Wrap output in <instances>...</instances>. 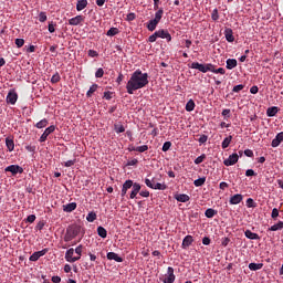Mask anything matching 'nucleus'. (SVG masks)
Returning a JSON list of instances; mask_svg holds the SVG:
<instances>
[{
  "label": "nucleus",
  "instance_id": "1",
  "mask_svg": "<svg viewBox=\"0 0 283 283\" xmlns=\"http://www.w3.org/2000/svg\"><path fill=\"white\" fill-rule=\"evenodd\" d=\"M146 85H149V74L143 73L140 70H136L130 75V78L126 84V90L128 94H134L136 90H143Z\"/></svg>",
  "mask_w": 283,
  "mask_h": 283
},
{
  "label": "nucleus",
  "instance_id": "2",
  "mask_svg": "<svg viewBox=\"0 0 283 283\" xmlns=\"http://www.w3.org/2000/svg\"><path fill=\"white\" fill-rule=\"evenodd\" d=\"M81 226L78 224H71L66 228V232L64 234V242H72V240L78 238L81 234Z\"/></svg>",
  "mask_w": 283,
  "mask_h": 283
},
{
  "label": "nucleus",
  "instance_id": "3",
  "mask_svg": "<svg viewBox=\"0 0 283 283\" xmlns=\"http://www.w3.org/2000/svg\"><path fill=\"white\" fill-rule=\"evenodd\" d=\"M164 14H165V10H163V8H160L155 13V18L147 23V30H149V32H154V30H156V28L158 27V23H160V20L163 19Z\"/></svg>",
  "mask_w": 283,
  "mask_h": 283
},
{
  "label": "nucleus",
  "instance_id": "4",
  "mask_svg": "<svg viewBox=\"0 0 283 283\" xmlns=\"http://www.w3.org/2000/svg\"><path fill=\"white\" fill-rule=\"evenodd\" d=\"M191 70H198L199 72H202L203 74H207V72L213 71V64H200L198 62H192L190 65Z\"/></svg>",
  "mask_w": 283,
  "mask_h": 283
},
{
  "label": "nucleus",
  "instance_id": "5",
  "mask_svg": "<svg viewBox=\"0 0 283 283\" xmlns=\"http://www.w3.org/2000/svg\"><path fill=\"white\" fill-rule=\"evenodd\" d=\"M164 283H175L176 282V274H174V268L168 266L167 273L165 274L164 279H160Z\"/></svg>",
  "mask_w": 283,
  "mask_h": 283
},
{
  "label": "nucleus",
  "instance_id": "6",
  "mask_svg": "<svg viewBox=\"0 0 283 283\" xmlns=\"http://www.w3.org/2000/svg\"><path fill=\"white\" fill-rule=\"evenodd\" d=\"M6 101L8 105H17V101H19V94H17V91L10 90Z\"/></svg>",
  "mask_w": 283,
  "mask_h": 283
},
{
  "label": "nucleus",
  "instance_id": "7",
  "mask_svg": "<svg viewBox=\"0 0 283 283\" xmlns=\"http://www.w3.org/2000/svg\"><path fill=\"white\" fill-rule=\"evenodd\" d=\"M240 160V156H238L237 153H233L232 155L229 156V158L223 160V165L226 167H233Z\"/></svg>",
  "mask_w": 283,
  "mask_h": 283
},
{
  "label": "nucleus",
  "instance_id": "8",
  "mask_svg": "<svg viewBox=\"0 0 283 283\" xmlns=\"http://www.w3.org/2000/svg\"><path fill=\"white\" fill-rule=\"evenodd\" d=\"M4 171H9L12 176H17V174H23V167L19 165H10L4 169Z\"/></svg>",
  "mask_w": 283,
  "mask_h": 283
},
{
  "label": "nucleus",
  "instance_id": "9",
  "mask_svg": "<svg viewBox=\"0 0 283 283\" xmlns=\"http://www.w3.org/2000/svg\"><path fill=\"white\" fill-rule=\"evenodd\" d=\"M56 126L54 125H51L48 128H45L44 133L40 137V142L45 143V140H48V136H50V134H54Z\"/></svg>",
  "mask_w": 283,
  "mask_h": 283
},
{
  "label": "nucleus",
  "instance_id": "10",
  "mask_svg": "<svg viewBox=\"0 0 283 283\" xmlns=\"http://www.w3.org/2000/svg\"><path fill=\"white\" fill-rule=\"evenodd\" d=\"M78 259L80 258H74V248H71L66 251L65 253L66 262H71V263L78 262Z\"/></svg>",
  "mask_w": 283,
  "mask_h": 283
},
{
  "label": "nucleus",
  "instance_id": "11",
  "mask_svg": "<svg viewBox=\"0 0 283 283\" xmlns=\"http://www.w3.org/2000/svg\"><path fill=\"white\" fill-rule=\"evenodd\" d=\"M157 36H158V39H166L168 43L171 41V34L169 33V31H167L165 29L158 30Z\"/></svg>",
  "mask_w": 283,
  "mask_h": 283
},
{
  "label": "nucleus",
  "instance_id": "12",
  "mask_svg": "<svg viewBox=\"0 0 283 283\" xmlns=\"http://www.w3.org/2000/svg\"><path fill=\"white\" fill-rule=\"evenodd\" d=\"M48 253V249H43L41 251L34 252L30 258V262H36L40 258H43Z\"/></svg>",
  "mask_w": 283,
  "mask_h": 283
},
{
  "label": "nucleus",
  "instance_id": "13",
  "mask_svg": "<svg viewBox=\"0 0 283 283\" xmlns=\"http://www.w3.org/2000/svg\"><path fill=\"white\" fill-rule=\"evenodd\" d=\"M83 21H85V17L76 15L69 20V25H81V23H83Z\"/></svg>",
  "mask_w": 283,
  "mask_h": 283
},
{
  "label": "nucleus",
  "instance_id": "14",
  "mask_svg": "<svg viewBox=\"0 0 283 283\" xmlns=\"http://www.w3.org/2000/svg\"><path fill=\"white\" fill-rule=\"evenodd\" d=\"M224 36H226V41H228V43H233V41H235V36H233V29H231V28H226Z\"/></svg>",
  "mask_w": 283,
  "mask_h": 283
},
{
  "label": "nucleus",
  "instance_id": "15",
  "mask_svg": "<svg viewBox=\"0 0 283 283\" xmlns=\"http://www.w3.org/2000/svg\"><path fill=\"white\" fill-rule=\"evenodd\" d=\"M140 188H142L140 184H138V182L133 184V190L129 196L130 200H134V198H136V196H138V193H140Z\"/></svg>",
  "mask_w": 283,
  "mask_h": 283
},
{
  "label": "nucleus",
  "instance_id": "16",
  "mask_svg": "<svg viewBox=\"0 0 283 283\" xmlns=\"http://www.w3.org/2000/svg\"><path fill=\"white\" fill-rule=\"evenodd\" d=\"M242 200H244V197L240 193H237L230 198L229 203L230 205H240V202H242Z\"/></svg>",
  "mask_w": 283,
  "mask_h": 283
},
{
  "label": "nucleus",
  "instance_id": "17",
  "mask_svg": "<svg viewBox=\"0 0 283 283\" xmlns=\"http://www.w3.org/2000/svg\"><path fill=\"white\" fill-rule=\"evenodd\" d=\"M283 143V132L279 133L275 138L272 140V147H280V144Z\"/></svg>",
  "mask_w": 283,
  "mask_h": 283
},
{
  "label": "nucleus",
  "instance_id": "18",
  "mask_svg": "<svg viewBox=\"0 0 283 283\" xmlns=\"http://www.w3.org/2000/svg\"><path fill=\"white\" fill-rule=\"evenodd\" d=\"M76 207H77L76 202H71L63 206V211L65 213H72V211H76Z\"/></svg>",
  "mask_w": 283,
  "mask_h": 283
},
{
  "label": "nucleus",
  "instance_id": "19",
  "mask_svg": "<svg viewBox=\"0 0 283 283\" xmlns=\"http://www.w3.org/2000/svg\"><path fill=\"white\" fill-rule=\"evenodd\" d=\"M190 244H193V237L192 235H186L182 240V249H188Z\"/></svg>",
  "mask_w": 283,
  "mask_h": 283
},
{
  "label": "nucleus",
  "instance_id": "20",
  "mask_svg": "<svg viewBox=\"0 0 283 283\" xmlns=\"http://www.w3.org/2000/svg\"><path fill=\"white\" fill-rule=\"evenodd\" d=\"M244 235L248 240H260V234L252 232L251 230H245Z\"/></svg>",
  "mask_w": 283,
  "mask_h": 283
},
{
  "label": "nucleus",
  "instance_id": "21",
  "mask_svg": "<svg viewBox=\"0 0 283 283\" xmlns=\"http://www.w3.org/2000/svg\"><path fill=\"white\" fill-rule=\"evenodd\" d=\"M226 63H227L226 65L227 70H233L238 67V60L235 59H228Z\"/></svg>",
  "mask_w": 283,
  "mask_h": 283
},
{
  "label": "nucleus",
  "instance_id": "22",
  "mask_svg": "<svg viewBox=\"0 0 283 283\" xmlns=\"http://www.w3.org/2000/svg\"><path fill=\"white\" fill-rule=\"evenodd\" d=\"M106 258L107 260H114L115 262H123V258L118 256L115 252H108Z\"/></svg>",
  "mask_w": 283,
  "mask_h": 283
},
{
  "label": "nucleus",
  "instance_id": "23",
  "mask_svg": "<svg viewBox=\"0 0 283 283\" xmlns=\"http://www.w3.org/2000/svg\"><path fill=\"white\" fill-rule=\"evenodd\" d=\"M277 112H280V108H277V106L269 107L266 111V116L272 118L273 116H275L277 114Z\"/></svg>",
  "mask_w": 283,
  "mask_h": 283
},
{
  "label": "nucleus",
  "instance_id": "24",
  "mask_svg": "<svg viewBox=\"0 0 283 283\" xmlns=\"http://www.w3.org/2000/svg\"><path fill=\"white\" fill-rule=\"evenodd\" d=\"M175 199L177 202H189L190 198L188 195L181 193V195H176Z\"/></svg>",
  "mask_w": 283,
  "mask_h": 283
},
{
  "label": "nucleus",
  "instance_id": "25",
  "mask_svg": "<svg viewBox=\"0 0 283 283\" xmlns=\"http://www.w3.org/2000/svg\"><path fill=\"white\" fill-rule=\"evenodd\" d=\"M87 8V0H77L76 10L81 12V10H85Z\"/></svg>",
  "mask_w": 283,
  "mask_h": 283
},
{
  "label": "nucleus",
  "instance_id": "26",
  "mask_svg": "<svg viewBox=\"0 0 283 283\" xmlns=\"http://www.w3.org/2000/svg\"><path fill=\"white\" fill-rule=\"evenodd\" d=\"M6 145H7V149H9V151H14V139L7 137Z\"/></svg>",
  "mask_w": 283,
  "mask_h": 283
},
{
  "label": "nucleus",
  "instance_id": "27",
  "mask_svg": "<svg viewBox=\"0 0 283 283\" xmlns=\"http://www.w3.org/2000/svg\"><path fill=\"white\" fill-rule=\"evenodd\" d=\"M206 218H214V216H218V210L213 208H209L205 212Z\"/></svg>",
  "mask_w": 283,
  "mask_h": 283
},
{
  "label": "nucleus",
  "instance_id": "28",
  "mask_svg": "<svg viewBox=\"0 0 283 283\" xmlns=\"http://www.w3.org/2000/svg\"><path fill=\"white\" fill-rule=\"evenodd\" d=\"M231 140H233V136H228L223 139V142L221 143V147L222 149H227V147H229L231 145Z\"/></svg>",
  "mask_w": 283,
  "mask_h": 283
},
{
  "label": "nucleus",
  "instance_id": "29",
  "mask_svg": "<svg viewBox=\"0 0 283 283\" xmlns=\"http://www.w3.org/2000/svg\"><path fill=\"white\" fill-rule=\"evenodd\" d=\"M264 266V263H250L249 269L250 271H260Z\"/></svg>",
  "mask_w": 283,
  "mask_h": 283
},
{
  "label": "nucleus",
  "instance_id": "30",
  "mask_svg": "<svg viewBox=\"0 0 283 283\" xmlns=\"http://www.w3.org/2000/svg\"><path fill=\"white\" fill-rule=\"evenodd\" d=\"M193 109H196V102L189 99L186 104V112H193Z\"/></svg>",
  "mask_w": 283,
  "mask_h": 283
},
{
  "label": "nucleus",
  "instance_id": "31",
  "mask_svg": "<svg viewBox=\"0 0 283 283\" xmlns=\"http://www.w3.org/2000/svg\"><path fill=\"white\" fill-rule=\"evenodd\" d=\"M48 125H49L48 119L43 118L35 124V127L36 129H43L44 127H48Z\"/></svg>",
  "mask_w": 283,
  "mask_h": 283
},
{
  "label": "nucleus",
  "instance_id": "32",
  "mask_svg": "<svg viewBox=\"0 0 283 283\" xmlns=\"http://www.w3.org/2000/svg\"><path fill=\"white\" fill-rule=\"evenodd\" d=\"M283 229V221H279L277 223L273 224L269 230L270 231H282Z\"/></svg>",
  "mask_w": 283,
  "mask_h": 283
},
{
  "label": "nucleus",
  "instance_id": "33",
  "mask_svg": "<svg viewBox=\"0 0 283 283\" xmlns=\"http://www.w3.org/2000/svg\"><path fill=\"white\" fill-rule=\"evenodd\" d=\"M98 90V84H93L86 93L87 98H92V94Z\"/></svg>",
  "mask_w": 283,
  "mask_h": 283
},
{
  "label": "nucleus",
  "instance_id": "34",
  "mask_svg": "<svg viewBox=\"0 0 283 283\" xmlns=\"http://www.w3.org/2000/svg\"><path fill=\"white\" fill-rule=\"evenodd\" d=\"M97 235H99V238H107V230L103 227H98L97 228Z\"/></svg>",
  "mask_w": 283,
  "mask_h": 283
},
{
  "label": "nucleus",
  "instance_id": "35",
  "mask_svg": "<svg viewBox=\"0 0 283 283\" xmlns=\"http://www.w3.org/2000/svg\"><path fill=\"white\" fill-rule=\"evenodd\" d=\"M134 187V181L132 179L126 180L123 184V189H126V191H129Z\"/></svg>",
  "mask_w": 283,
  "mask_h": 283
},
{
  "label": "nucleus",
  "instance_id": "36",
  "mask_svg": "<svg viewBox=\"0 0 283 283\" xmlns=\"http://www.w3.org/2000/svg\"><path fill=\"white\" fill-rule=\"evenodd\" d=\"M114 132L116 134H123L125 132V126H123L122 124H115Z\"/></svg>",
  "mask_w": 283,
  "mask_h": 283
},
{
  "label": "nucleus",
  "instance_id": "37",
  "mask_svg": "<svg viewBox=\"0 0 283 283\" xmlns=\"http://www.w3.org/2000/svg\"><path fill=\"white\" fill-rule=\"evenodd\" d=\"M207 182V177H201L193 181L195 187H202Z\"/></svg>",
  "mask_w": 283,
  "mask_h": 283
},
{
  "label": "nucleus",
  "instance_id": "38",
  "mask_svg": "<svg viewBox=\"0 0 283 283\" xmlns=\"http://www.w3.org/2000/svg\"><path fill=\"white\" fill-rule=\"evenodd\" d=\"M245 205L249 209H255V207H258V205L252 198H248Z\"/></svg>",
  "mask_w": 283,
  "mask_h": 283
},
{
  "label": "nucleus",
  "instance_id": "39",
  "mask_svg": "<svg viewBox=\"0 0 283 283\" xmlns=\"http://www.w3.org/2000/svg\"><path fill=\"white\" fill-rule=\"evenodd\" d=\"M118 32H120L118 30V28H111L107 33H106V36H116V34H118Z\"/></svg>",
  "mask_w": 283,
  "mask_h": 283
},
{
  "label": "nucleus",
  "instance_id": "40",
  "mask_svg": "<svg viewBox=\"0 0 283 283\" xmlns=\"http://www.w3.org/2000/svg\"><path fill=\"white\" fill-rule=\"evenodd\" d=\"M97 216H96V212L92 211V212H88V214L86 216V220L87 222H94V220H96Z\"/></svg>",
  "mask_w": 283,
  "mask_h": 283
},
{
  "label": "nucleus",
  "instance_id": "41",
  "mask_svg": "<svg viewBox=\"0 0 283 283\" xmlns=\"http://www.w3.org/2000/svg\"><path fill=\"white\" fill-rule=\"evenodd\" d=\"M153 189H158L159 191H165V189H167V185L166 184H154Z\"/></svg>",
  "mask_w": 283,
  "mask_h": 283
},
{
  "label": "nucleus",
  "instance_id": "42",
  "mask_svg": "<svg viewBox=\"0 0 283 283\" xmlns=\"http://www.w3.org/2000/svg\"><path fill=\"white\" fill-rule=\"evenodd\" d=\"M205 160H207V155L202 154L195 159V165H201V163H205Z\"/></svg>",
  "mask_w": 283,
  "mask_h": 283
},
{
  "label": "nucleus",
  "instance_id": "43",
  "mask_svg": "<svg viewBox=\"0 0 283 283\" xmlns=\"http://www.w3.org/2000/svg\"><path fill=\"white\" fill-rule=\"evenodd\" d=\"M136 151H138L139 154H145V151H147L149 149V146L147 145H143V146H137Z\"/></svg>",
  "mask_w": 283,
  "mask_h": 283
},
{
  "label": "nucleus",
  "instance_id": "44",
  "mask_svg": "<svg viewBox=\"0 0 283 283\" xmlns=\"http://www.w3.org/2000/svg\"><path fill=\"white\" fill-rule=\"evenodd\" d=\"M39 21L40 23H45V21H48V13H45L44 11L40 12Z\"/></svg>",
  "mask_w": 283,
  "mask_h": 283
},
{
  "label": "nucleus",
  "instance_id": "45",
  "mask_svg": "<svg viewBox=\"0 0 283 283\" xmlns=\"http://www.w3.org/2000/svg\"><path fill=\"white\" fill-rule=\"evenodd\" d=\"M221 115L224 117V120H227L228 118H231V109L224 108Z\"/></svg>",
  "mask_w": 283,
  "mask_h": 283
},
{
  "label": "nucleus",
  "instance_id": "46",
  "mask_svg": "<svg viewBox=\"0 0 283 283\" xmlns=\"http://www.w3.org/2000/svg\"><path fill=\"white\" fill-rule=\"evenodd\" d=\"M280 217V210L277 208L272 209L271 218L272 220H277Z\"/></svg>",
  "mask_w": 283,
  "mask_h": 283
},
{
  "label": "nucleus",
  "instance_id": "47",
  "mask_svg": "<svg viewBox=\"0 0 283 283\" xmlns=\"http://www.w3.org/2000/svg\"><path fill=\"white\" fill-rule=\"evenodd\" d=\"M211 72H213V74H227V71L224 69H216V65H213V70Z\"/></svg>",
  "mask_w": 283,
  "mask_h": 283
},
{
  "label": "nucleus",
  "instance_id": "48",
  "mask_svg": "<svg viewBox=\"0 0 283 283\" xmlns=\"http://www.w3.org/2000/svg\"><path fill=\"white\" fill-rule=\"evenodd\" d=\"M61 81V75L59 73H55L52 77H51V83L56 84Z\"/></svg>",
  "mask_w": 283,
  "mask_h": 283
},
{
  "label": "nucleus",
  "instance_id": "49",
  "mask_svg": "<svg viewBox=\"0 0 283 283\" xmlns=\"http://www.w3.org/2000/svg\"><path fill=\"white\" fill-rule=\"evenodd\" d=\"M211 19H212V21H218V19H220V14L218 13V9L212 10Z\"/></svg>",
  "mask_w": 283,
  "mask_h": 283
},
{
  "label": "nucleus",
  "instance_id": "50",
  "mask_svg": "<svg viewBox=\"0 0 283 283\" xmlns=\"http://www.w3.org/2000/svg\"><path fill=\"white\" fill-rule=\"evenodd\" d=\"M242 90H244V85H243V84H239V85H235V86L232 88V92H234L235 94H238L239 92H242Z\"/></svg>",
  "mask_w": 283,
  "mask_h": 283
},
{
  "label": "nucleus",
  "instance_id": "51",
  "mask_svg": "<svg viewBox=\"0 0 283 283\" xmlns=\"http://www.w3.org/2000/svg\"><path fill=\"white\" fill-rule=\"evenodd\" d=\"M161 149L163 151H169L171 149V142H165Z\"/></svg>",
  "mask_w": 283,
  "mask_h": 283
},
{
  "label": "nucleus",
  "instance_id": "52",
  "mask_svg": "<svg viewBox=\"0 0 283 283\" xmlns=\"http://www.w3.org/2000/svg\"><path fill=\"white\" fill-rule=\"evenodd\" d=\"M105 74V71H103V69H98L96 72H95V77L96 78H103Z\"/></svg>",
  "mask_w": 283,
  "mask_h": 283
},
{
  "label": "nucleus",
  "instance_id": "53",
  "mask_svg": "<svg viewBox=\"0 0 283 283\" xmlns=\"http://www.w3.org/2000/svg\"><path fill=\"white\" fill-rule=\"evenodd\" d=\"M113 96H114V93H113V92H109V91L104 92V98H105L106 101H112Z\"/></svg>",
  "mask_w": 283,
  "mask_h": 283
},
{
  "label": "nucleus",
  "instance_id": "54",
  "mask_svg": "<svg viewBox=\"0 0 283 283\" xmlns=\"http://www.w3.org/2000/svg\"><path fill=\"white\" fill-rule=\"evenodd\" d=\"M158 39V33H157V31L154 33V34H151L149 38H148V41H149V43H156V40Z\"/></svg>",
  "mask_w": 283,
  "mask_h": 283
},
{
  "label": "nucleus",
  "instance_id": "55",
  "mask_svg": "<svg viewBox=\"0 0 283 283\" xmlns=\"http://www.w3.org/2000/svg\"><path fill=\"white\" fill-rule=\"evenodd\" d=\"M207 140H209V136L201 135L200 138L198 139V143H200V145H205V143H207Z\"/></svg>",
  "mask_w": 283,
  "mask_h": 283
},
{
  "label": "nucleus",
  "instance_id": "56",
  "mask_svg": "<svg viewBox=\"0 0 283 283\" xmlns=\"http://www.w3.org/2000/svg\"><path fill=\"white\" fill-rule=\"evenodd\" d=\"M76 165V159H71L64 163V167H74Z\"/></svg>",
  "mask_w": 283,
  "mask_h": 283
},
{
  "label": "nucleus",
  "instance_id": "57",
  "mask_svg": "<svg viewBox=\"0 0 283 283\" xmlns=\"http://www.w3.org/2000/svg\"><path fill=\"white\" fill-rule=\"evenodd\" d=\"M56 24L54 22H49V32L52 34L56 31Z\"/></svg>",
  "mask_w": 283,
  "mask_h": 283
},
{
  "label": "nucleus",
  "instance_id": "58",
  "mask_svg": "<svg viewBox=\"0 0 283 283\" xmlns=\"http://www.w3.org/2000/svg\"><path fill=\"white\" fill-rule=\"evenodd\" d=\"M15 45H17V48H21L22 45H25V40L15 39Z\"/></svg>",
  "mask_w": 283,
  "mask_h": 283
},
{
  "label": "nucleus",
  "instance_id": "59",
  "mask_svg": "<svg viewBox=\"0 0 283 283\" xmlns=\"http://www.w3.org/2000/svg\"><path fill=\"white\" fill-rule=\"evenodd\" d=\"M145 185L149 187V189H154V179H145Z\"/></svg>",
  "mask_w": 283,
  "mask_h": 283
},
{
  "label": "nucleus",
  "instance_id": "60",
  "mask_svg": "<svg viewBox=\"0 0 283 283\" xmlns=\"http://www.w3.org/2000/svg\"><path fill=\"white\" fill-rule=\"evenodd\" d=\"M245 176L249 178V177H251V176H258V174H256L255 170H253V169H248V170L245 171Z\"/></svg>",
  "mask_w": 283,
  "mask_h": 283
},
{
  "label": "nucleus",
  "instance_id": "61",
  "mask_svg": "<svg viewBox=\"0 0 283 283\" xmlns=\"http://www.w3.org/2000/svg\"><path fill=\"white\" fill-rule=\"evenodd\" d=\"M229 242H231V239L227 237L221 240L222 247H229Z\"/></svg>",
  "mask_w": 283,
  "mask_h": 283
},
{
  "label": "nucleus",
  "instance_id": "62",
  "mask_svg": "<svg viewBox=\"0 0 283 283\" xmlns=\"http://www.w3.org/2000/svg\"><path fill=\"white\" fill-rule=\"evenodd\" d=\"M75 253H76L77 255H82V253H83V244H80V245L76 247Z\"/></svg>",
  "mask_w": 283,
  "mask_h": 283
},
{
  "label": "nucleus",
  "instance_id": "63",
  "mask_svg": "<svg viewBox=\"0 0 283 283\" xmlns=\"http://www.w3.org/2000/svg\"><path fill=\"white\" fill-rule=\"evenodd\" d=\"M136 19V13H128L126 17V21H134Z\"/></svg>",
  "mask_w": 283,
  "mask_h": 283
},
{
  "label": "nucleus",
  "instance_id": "64",
  "mask_svg": "<svg viewBox=\"0 0 283 283\" xmlns=\"http://www.w3.org/2000/svg\"><path fill=\"white\" fill-rule=\"evenodd\" d=\"M258 92H260V88L255 85L250 88L251 94H258Z\"/></svg>",
  "mask_w": 283,
  "mask_h": 283
}]
</instances>
